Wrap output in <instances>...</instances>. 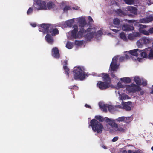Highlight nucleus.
<instances>
[{
	"label": "nucleus",
	"mask_w": 153,
	"mask_h": 153,
	"mask_svg": "<svg viewBox=\"0 0 153 153\" xmlns=\"http://www.w3.org/2000/svg\"><path fill=\"white\" fill-rule=\"evenodd\" d=\"M71 9V8L70 6H66L63 8V10L64 11H65L70 10Z\"/></svg>",
	"instance_id": "46"
},
{
	"label": "nucleus",
	"mask_w": 153,
	"mask_h": 153,
	"mask_svg": "<svg viewBox=\"0 0 153 153\" xmlns=\"http://www.w3.org/2000/svg\"><path fill=\"white\" fill-rule=\"evenodd\" d=\"M132 153H140L138 151H135L132 152Z\"/></svg>",
	"instance_id": "64"
},
{
	"label": "nucleus",
	"mask_w": 153,
	"mask_h": 153,
	"mask_svg": "<svg viewBox=\"0 0 153 153\" xmlns=\"http://www.w3.org/2000/svg\"><path fill=\"white\" fill-rule=\"evenodd\" d=\"M126 9L127 10L129 11L131 13H132L134 15L137 14V9L135 7L129 6L127 7Z\"/></svg>",
	"instance_id": "20"
},
{
	"label": "nucleus",
	"mask_w": 153,
	"mask_h": 153,
	"mask_svg": "<svg viewBox=\"0 0 153 153\" xmlns=\"http://www.w3.org/2000/svg\"><path fill=\"white\" fill-rule=\"evenodd\" d=\"M52 24H41L39 27V31L42 32L44 33H48L49 32V29L51 27Z\"/></svg>",
	"instance_id": "6"
},
{
	"label": "nucleus",
	"mask_w": 153,
	"mask_h": 153,
	"mask_svg": "<svg viewBox=\"0 0 153 153\" xmlns=\"http://www.w3.org/2000/svg\"><path fill=\"white\" fill-rule=\"evenodd\" d=\"M74 20L73 19H70L67 21L66 22V25L69 27H72L73 25Z\"/></svg>",
	"instance_id": "33"
},
{
	"label": "nucleus",
	"mask_w": 153,
	"mask_h": 153,
	"mask_svg": "<svg viewBox=\"0 0 153 153\" xmlns=\"http://www.w3.org/2000/svg\"><path fill=\"white\" fill-rule=\"evenodd\" d=\"M52 26V25L51 27L49 29V33L51 34L52 36H54L59 33V31L56 28H53Z\"/></svg>",
	"instance_id": "15"
},
{
	"label": "nucleus",
	"mask_w": 153,
	"mask_h": 153,
	"mask_svg": "<svg viewBox=\"0 0 153 153\" xmlns=\"http://www.w3.org/2000/svg\"><path fill=\"white\" fill-rule=\"evenodd\" d=\"M88 19L90 22H93L94 21L92 19V17L90 16H88Z\"/></svg>",
	"instance_id": "53"
},
{
	"label": "nucleus",
	"mask_w": 153,
	"mask_h": 153,
	"mask_svg": "<svg viewBox=\"0 0 153 153\" xmlns=\"http://www.w3.org/2000/svg\"><path fill=\"white\" fill-rule=\"evenodd\" d=\"M132 151L131 150H129L128 151V153H132Z\"/></svg>",
	"instance_id": "63"
},
{
	"label": "nucleus",
	"mask_w": 153,
	"mask_h": 153,
	"mask_svg": "<svg viewBox=\"0 0 153 153\" xmlns=\"http://www.w3.org/2000/svg\"><path fill=\"white\" fill-rule=\"evenodd\" d=\"M139 31L140 32L141 30H143L145 29V28L146 27V26L142 24H139Z\"/></svg>",
	"instance_id": "42"
},
{
	"label": "nucleus",
	"mask_w": 153,
	"mask_h": 153,
	"mask_svg": "<svg viewBox=\"0 0 153 153\" xmlns=\"http://www.w3.org/2000/svg\"><path fill=\"white\" fill-rule=\"evenodd\" d=\"M124 2L128 4H132L134 2V0H124Z\"/></svg>",
	"instance_id": "40"
},
{
	"label": "nucleus",
	"mask_w": 153,
	"mask_h": 153,
	"mask_svg": "<svg viewBox=\"0 0 153 153\" xmlns=\"http://www.w3.org/2000/svg\"><path fill=\"white\" fill-rule=\"evenodd\" d=\"M118 137L117 136L114 137L112 140V141L113 142H115L118 140Z\"/></svg>",
	"instance_id": "50"
},
{
	"label": "nucleus",
	"mask_w": 153,
	"mask_h": 153,
	"mask_svg": "<svg viewBox=\"0 0 153 153\" xmlns=\"http://www.w3.org/2000/svg\"><path fill=\"white\" fill-rule=\"evenodd\" d=\"M133 118L131 116L126 117L124 122L127 123H129L133 120Z\"/></svg>",
	"instance_id": "35"
},
{
	"label": "nucleus",
	"mask_w": 153,
	"mask_h": 153,
	"mask_svg": "<svg viewBox=\"0 0 153 153\" xmlns=\"http://www.w3.org/2000/svg\"><path fill=\"white\" fill-rule=\"evenodd\" d=\"M132 104L131 102H128L123 103L122 105L123 109L126 111H129L131 110V108L130 106Z\"/></svg>",
	"instance_id": "18"
},
{
	"label": "nucleus",
	"mask_w": 153,
	"mask_h": 153,
	"mask_svg": "<svg viewBox=\"0 0 153 153\" xmlns=\"http://www.w3.org/2000/svg\"><path fill=\"white\" fill-rule=\"evenodd\" d=\"M149 53V51L148 48L144 50H140V52L139 53V55L140 54L141 56L143 58H148V55Z\"/></svg>",
	"instance_id": "14"
},
{
	"label": "nucleus",
	"mask_w": 153,
	"mask_h": 153,
	"mask_svg": "<svg viewBox=\"0 0 153 153\" xmlns=\"http://www.w3.org/2000/svg\"><path fill=\"white\" fill-rule=\"evenodd\" d=\"M122 28L123 30L124 31H131L134 29V27L132 25L129 24H123L122 26Z\"/></svg>",
	"instance_id": "12"
},
{
	"label": "nucleus",
	"mask_w": 153,
	"mask_h": 153,
	"mask_svg": "<svg viewBox=\"0 0 153 153\" xmlns=\"http://www.w3.org/2000/svg\"><path fill=\"white\" fill-rule=\"evenodd\" d=\"M120 80L126 83H129L131 82V79L128 77L122 78L120 79Z\"/></svg>",
	"instance_id": "28"
},
{
	"label": "nucleus",
	"mask_w": 153,
	"mask_h": 153,
	"mask_svg": "<svg viewBox=\"0 0 153 153\" xmlns=\"http://www.w3.org/2000/svg\"><path fill=\"white\" fill-rule=\"evenodd\" d=\"M142 84L143 86H146L147 84V82L146 81H143Z\"/></svg>",
	"instance_id": "54"
},
{
	"label": "nucleus",
	"mask_w": 153,
	"mask_h": 153,
	"mask_svg": "<svg viewBox=\"0 0 153 153\" xmlns=\"http://www.w3.org/2000/svg\"><path fill=\"white\" fill-rule=\"evenodd\" d=\"M118 56H116L112 59L111 62V63L110 67H119V63L118 62Z\"/></svg>",
	"instance_id": "10"
},
{
	"label": "nucleus",
	"mask_w": 153,
	"mask_h": 153,
	"mask_svg": "<svg viewBox=\"0 0 153 153\" xmlns=\"http://www.w3.org/2000/svg\"><path fill=\"white\" fill-rule=\"evenodd\" d=\"M120 37L125 41H127V38L123 32L121 33L120 34Z\"/></svg>",
	"instance_id": "34"
},
{
	"label": "nucleus",
	"mask_w": 153,
	"mask_h": 153,
	"mask_svg": "<svg viewBox=\"0 0 153 153\" xmlns=\"http://www.w3.org/2000/svg\"><path fill=\"white\" fill-rule=\"evenodd\" d=\"M140 33L139 32H137L129 34L128 37L129 39L132 40L135 39L136 37H140Z\"/></svg>",
	"instance_id": "13"
},
{
	"label": "nucleus",
	"mask_w": 153,
	"mask_h": 153,
	"mask_svg": "<svg viewBox=\"0 0 153 153\" xmlns=\"http://www.w3.org/2000/svg\"><path fill=\"white\" fill-rule=\"evenodd\" d=\"M31 25L33 27H35L36 26V24L33 23V24H31Z\"/></svg>",
	"instance_id": "59"
},
{
	"label": "nucleus",
	"mask_w": 153,
	"mask_h": 153,
	"mask_svg": "<svg viewBox=\"0 0 153 153\" xmlns=\"http://www.w3.org/2000/svg\"><path fill=\"white\" fill-rule=\"evenodd\" d=\"M63 68L65 74L68 75V76L70 72L69 69L68 68Z\"/></svg>",
	"instance_id": "43"
},
{
	"label": "nucleus",
	"mask_w": 153,
	"mask_h": 153,
	"mask_svg": "<svg viewBox=\"0 0 153 153\" xmlns=\"http://www.w3.org/2000/svg\"><path fill=\"white\" fill-rule=\"evenodd\" d=\"M126 119V117L122 116L118 117L117 118L115 119L116 121L117 122H125Z\"/></svg>",
	"instance_id": "32"
},
{
	"label": "nucleus",
	"mask_w": 153,
	"mask_h": 153,
	"mask_svg": "<svg viewBox=\"0 0 153 153\" xmlns=\"http://www.w3.org/2000/svg\"><path fill=\"white\" fill-rule=\"evenodd\" d=\"M134 81L137 85L140 86L142 85L141 80L139 76H135L134 78Z\"/></svg>",
	"instance_id": "25"
},
{
	"label": "nucleus",
	"mask_w": 153,
	"mask_h": 153,
	"mask_svg": "<svg viewBox=\"0 0 153 153\" xmlns=\"http://www.w3.org/2000/svg\"><path fill=\"white\" fill-rule=\"evenodd\" d=\"M113 24L115 25V27L117 28H120L121 27L120 21V19L117 18H114L113 21Z\"/></svg>",
	"instance_id": "22"
},
{
	"label": "nucleus",
	"mask_w": 153,
	"mask_h": 153,
	"mask_svg": "<svg viewBox=\"0 0 153 153\" xmlns=\"http://www.w3.org/2000/svg\"><path fill=\"white\" fill-rule=\"evenodd\" d=\"M86 30L84 28H81L80 30L77 32V36L78 38H80L84 37V35L86 33Z\"/></svg>",
	"instance_id": "17"
},
{
	"label": "nucleus",
	"mask_w": 153,
	"mask_h": 153,
	"mask_svg": "<svg viewBox=\"0 0 153 153\" xmlns=\"http://www.w3.org/2000/svg\"><path fill=\"white\" fill-rule=\"evenodd\" d=\"M152 21H153V16H149L146 19H141L140 20V22L142 23L145 22L146 21H147V22H150Z\"/></svg>",
	"instance_id": "27"
},
{
	"label": "nucleus",
	"mask_w": 153,
	"mask_h": 153,
	"mask_svg": "<svg viewBox=\"0 0 153 153\" xmlns=\"http://www.w3.org/2000/svg\"><path fill=\"white\" fill-rule=\"evenodd\" d=\"M142 43H143V44H149L150 42L149 39L147 38L143 37L141 39Z\"/></svg>",
	"instance_id": "30"
},
{
	"label": "nucleus",
	"mask_w": 153,
	"mask_h": 153,
	"mask_svg": "<svg viewBox=\"0 0 153 153\" xmlns=\"http://www.w3.org/2000/svg\"><path fill=\"white\" fill-rule=\"evenodd\" d=\"M95 118L96 119H93L91 120L89 126L91 127L92 129L94 132L101 134L104 127L102 124L99 122H103L105 118L103 117L100 115L95 116Z\"/></svg>",
	"instance_id": "1"
},
{
	"label": "nucleus",
	"mask_w": 153,
	"mask_h": 153,
	"mask_svg": "<svg viewBox=\"0 0 153 153\" xmlns=\"http://www.w3.org/2000/svg\"><path fill=\"white\" fill-rule=\"evenodd\" d=\"M127 22L129 23H133L135 22V21L134 20H127Z\"/></svg>",
	"instance_id": "52"
},
{
	"label": "nucleus",
	"mask_w": 153,
	"mask_h": 153,
	"mask_svg": "<svg viewBox=\"0 0 153 153\" xmlns=\"http://www.w3.org/2000/svg\"><path fill=\"white\" fill-rule=\"evenodd\" d=\"M85 107H86L87 108H90V109L91 108V106H90L89 105H88L87 104H85Z\"/></svg>",
	"instance_id": "56"
},
{
	"label": "nucleus",
	"mask_w": 153,
	"mask_h": 153,
	"mask_svg": "<svg viewBox=\"0 0 153 153\" xmlns=\"http://www.w3.org/2000/svg\"><path fill=\"white\" fill-rule=\"evenodd\" d=\"M111 30L112 31H113L115 32H117L119 30H117L115 29H113Z\"/></svg>",
	"instance_id": "60"
},
{
	"label": "nucleus",
	"mask_w": 153,
	"mask_h": 153,
	"mask_svg": "<svg viewBox=\"0 0 153 153\" xmlns=\"http://www.w3.org/2000/svg\"><path fill=\"white\" fill-rule=\"evenodd\" d=\"M66 47L68 49H71L73 48V44L72 43L68 42L66 45Z\"/></svg>",
	"instance_id": "38"
},
{
	"label": "nucleus",
	"mask_w": 153,
	"mask_h": 153,
	"mask_svg": "<svg viewBox=\"0 0 153 153\" xmlns=\"http://www.w3.org/2000/svg\"><path fill=\"white\" fill-rule=\"evenodd\" d=\"M149 32L150 33H153V28H150L149 30Z\"/></svg>",
	"instance_id": "58"
},
{
	"label": "nucleus",
	"mask_w": 153,
	"mask_h": 153,
	"mask_svg": "<svg viewBox=\"0 0 153 153\" xmlns=\"http://www.w3.org/2000/svg\"><path fill=\"white\" fill-rule=\"evenodd\" d=\"M115 11L119 16H125L127 14L126 11L123 9L122 10L120 9H117Z\"/></svg>",
	"instance_id": "19"
},
{
	"label": "nucleus",
	"mask_w": 153,
	"mask_h": 153,
	"mask_svg": "<svg viewBox=\"0 0 153 153\" xmlns=\"http://www.w3.org/2000/svg\"><path fill=\"white\" fill-rule=\"evenodd\" d=\"M75 43L76 45L79 46L83 44V41H77L75 40Z\"/></svg>",
	"instance_id": "41"
},
{
	"label": "nucleus",
	"mask_w": 153,
	"mask_h": 153,
	"mask_svg": "<svg viewBox=\"0 0 153 153\" xmlns=\"http://www.w3.org/2000/svg\"><path fill=\"white\" fill-rule=\"evenodd\" d=\"M73 72L74 78L75 80L83 81L88 76L87 73L85 71L84 68H74Z\"/></svg>",
	"instance_id": "2"
},
{
	"label": "nucleus",
	"mask_w": 153,
	"mask_h": 153,
	"mask_svg": "<svg viewBox=\"0 0 153 153\" xmlns=\"http://www.w3.org/2000/svg\"><path fill=\"white\" fill-rule=\"evenodd\" d=\"M33 7L32 8L30 7L29 8L27 11V13L28 15H29L32 13L33 12Z\"/></svg>",
	"instance_id": "47"
},
{
	"label": "nucleus",
	"mask_w": 153,
	"mask_h": 153,
	"mask_svg": "<svg viewBox=\"0 0 153 153\" xmlns=\"http://www.w3.org/2000/svg\"><path fill=\"white\" fill-rule=\"evenodd\" d=\"M46 6L48 9H51L54 8L55 5L53 3L50 1L47 3Z\"/></svg>",
	"instance_id": "31"
},
{
	"label": "nucleus",
	"mask_w": 153,
	"mask_h": 153,
	"mask_svg": "<svg viewBox=\"0 0 153 153\" xmlns=\"http://www.w3.org/2000/svg\"><path fill=\"white\" fill-rule=\"evenodd\" d=\"M118 59L119 62H122L125 60L124 56L120 57L119 58H118Z\"/></svg>",
	"instance_id": "49"
},
{
	"label": "nucleus",
	"mask_w": 153,
	"mask_h": 153,
	"mask_svg": "<svg viewBox=\"0 0 153 153\" xmlns=\"http://www.w3.org/2000/svg\"><path fill=\"white\" fill-rule=\"evenodd\" d=\"M51 55L52 56L56 59H58L60 58V55L57 47H54L52 49Z\"/></svg>",
	"instance_id": "9"
},
{
	"label": "nucleus",
	"mask_w": 153,
	"mask_h": 153,
	"mask_svg": "<svg viewBox=\"0 0 153 153\" xmlns=\"http://www.w3.org/2000/svg\"><path fill=\"white\" fill-rule=\"evenodd\" d=\"M97 85L100 89L101 90L106 89L108 88L110 86L109 83L104 82L101 81L98 82Z\"/></svg>",
	"instance_id": "7"
},
{
	"label": "nucleus",
	"mask_w": 153,
	"mask_h": 153,
	"mask_svg": "<svg viewBox=\"0 0 153 153\" xmlns=\"http://www.w3.org/2000/svg\"><path fill=\"white\" fill-rule=\"evenodd\" d=\"M129 52L131 55L137 57L139 55V53L140 52V50L139 49H134L130 50Z\"/></svg>",
	"instance_id": "21"
},
{
	"label": "nucleus",
	"mask_w": 153,
	"mask_h": 153,
	"mask_svg": "<svg viewBox=\"0 0 153 153\" xmlns=\"http://www.w3.org/2000/svg\"><path fill=\"white\" fill-rule=\"evenodd\" d=\"M102 147L103 148L105 149H107V148L106 146L104 145H102Z\"/></svg>",
	"instance_id": "61"
},
{
	"label": "nucleus",
	"mask_w": 153,
	"mask_h": 153,
	"mask_svg": "<svg viewBox=\"0 0 153 153\" xmlns=\"http://www.w3.org/2000/svg\"><path fill=\"white\" fill-rule=\"evenodd\" d=\"M111 69L113 71H116L117 68H111Z\"/></svg>",
	"instance_id": "57"
},
{
	"label": "nucleus",
	"mask_w": 153,
	"mask_h": 153,
	"mask_svg": "<svg viewBox=\"0 0 153 153\" xmlns=\"http://www.w3.org/2000/svg\"><path fill=\"white\" fill-rule=\"evenodd\" d=\"M99 105L100 108L102 109L104 111L106 112L107 104H104L102 102H100L99 103Z\"/></svg>",
	"instance_id": "24"
},
{
	"label": "nucleus",
	"mask_w": 153,
	"mask_h": 153,
	"mask_svg": "<svg viewBox=\"0 0 153 153\" xmlns=\"http://www.w3.org/2000/svg\"><path fill=\"white\" fill-rule=\"evenodd\" d=\"M140 32L146 35H149V32L145 30V29L143 30H141Z\"/></svg>",
	"instance_id": "44"
},
{
	"label": "nucleus",
	"mask_w": 153,
	"mask_h": 153,
	"mask_svg": "<svg viewBox=\"0 0 153 153\" xmlns=\"http://www.w3.org/2000/svg\"><path fill=\"white\" fill-rule=\"evenodd\" d=\"M136 44L138 48L142 47L143 46V43H142L141 39L137 42Z\"/></svg>",
	"instance_id": "39"
},
{
	"label": "nucleus",
	"mask_w": 153,
	"mask_h": 153,
	"mask_svg": "<svg viewBox=\"0 0 153 153\" xmlns=\"http://www.w3.org/2000/svg\"><path fill=\"white\" fill-rule=\"evenodd\" d=\"M74 29L71 31V36L74 39H76L78 38L77 36L78 30V26L76 25H74L73 26Z\"/></svg>",
	"instance_id": "11"
},
{
	"label": "nucleus",
	"mask_w": 153,
	"mask_h": 153,
	"mask_svg": "<svg viewBox=\"0 0 153 153\" xmlns=\"http://www.w3.org/2000/svg\"><path fill=\"white\" fill-rule=\"evenodd\" d=\"M52 35H51L49 33H47L45 36V39L46 41L49 44H52L54 42L53 39L52 37Z\"/></svg>",
	"instance_id": "16"
},
{
	"label": "nucleus",
	"mask_w": 153,
	"mask_h": 153,
	"mask_svg": "<svg viewBox=\"0 0 153 153\" xmlns=\"http://www.w3.org/2000/svg\"><path fill=\"white\" fill-rule=\"evenodd\" d=\"M62 64L63 65V67H67V60L64 61L62 62Z\"/></svg>",
	"instance_id": "48"
},
{
	"label": "nucleus",
	"mask_w": 153,
	"mask_h": 153,
	"mask_svg": "<svg viewBox=\"0 0 153 153\" xmlns=\"http://www.w3.org/2000/svg\"><path fill=\"white\" fill-rule=\"evenodd\" d=\"M46 2L42 0H36L33 5V7L34 10H46Z\"/></svg>",
	"instance_id": "4"
},
{
	"label": "nucleus",
	"mask_w": 153,
	"mask_h": 153,
	"mask_svg": "<svg viewBox=\"0 0 153 153\" xmlns=\"http://www.w3.org/2000/svg\"><path fill=\"white\" fill-rule=\"evenodd\" d=\"M130 86L131 87L135 88H137V86H139L136 85L134 83H131Z\"/></svg>",
	"instance_id": "51"
},
{
	"label": "nucleus",
	"mask_w": 153,
	"mask_h": 153,
	"mask_svg": "<svg viewBox=\"0 0 153 153\" xmlns=\"http://www.w3.org/2000/svg\"><path fill=\"white\" fill-rule=\"evenodd\" d=\"M107 108L110 112L113 111L115 109V107L114 106L109 105H107Z\"/></svg>",
	"instance_id": "36"
},
{
	"label": "nucleus",
	"mask_w": 153,
	"mask_h": 153,
	"mask_svg": "<svg viewBox=\"0 0 153 153\" xmlns=\"http://www.w3.org/2000/svg\"><path fill=\"white\" fill-rule=\"evenodd\" d=\"M149 53L148 55V59H153V48L151 47H148Z\"/></svg>",
	"instance_id": "26"
},
{
	"label": "nucleus",
	"mask_w": 153,
	"mask_h": 153,
	"mask_svg": "<svg viewBox=\"0 0 153 153\" xmlns=\"http://www.w3.org/2000/svg\"><path fill=\"white\" fill-rule=\"evenodd\" d=\"M117 86L118 87L120 88H123L124 87L123 85L120 82H118L117 83Z\"/></svg>",
	"instance_id": "45"
},
{
	"label": "nucleus",
	"mask_w": 153,
	"mask_h": 153,
	"mask_svg": "<svg viewBox=\"0 0 153 153\" xmlns=\"http://www.w3.org/2000/svg\"><path fill=\"white\" fill-rule=\"evenodd\" d=\"M124 57V59L125 60L128 59H129V56L128 55H126L125 56H123Z\"/></svg>",
	"instance_id": "55"
},
{
	"label": "nucleus",
	"mask_w": 153,
	"mask_h": 153,
	"mask_svg": "<svg viewBox=\"0 0 153 153\" xmlns=\"http://www.w3.org/2000/svg\"><path fill=\"white\" fill-rule=\"evenodd\" d=\"M152 87H153V85L152 86ZM151 94H153V88L151 89V91L150 92Z\"/></svg>",
	"instance_id": "62"
},
{
	"label": "nucleus",
	"mask_w": 153,
	"mask_h": 153,
	"mask_svg": "<svg viewBox=\"0 0 153 153\" xmlns=\"http://www.w3.org/2000/svg\"><path fill=\"white\" fill-rule=\"evenodd\" d=\"M101 74L104 81L107 82L109 81V82H110V79L108 74L105 73H102Z\"/></svg>",
	"instance_id": "23"
},
{
	"label": "nucleus",
	"mask_w": 153,
	"mask_h": 153,
	"mask_svg": "<svg viewBox=\"0 0 153 153\" xmlns=\"http://www.w3.org/2000/svg\"><path fill=\"white\" fill-rule=\"evenodd\" d=\"M126 90L129 93H135L137 91H139L141 90V88L140 86H137V88H135L131 87L130 85H126Z\"/></svg>",
	"instance_id": "8"
},
{
	"label": "nucleus",
	"mask_w": 153,
	"mask_h": 153,
	"mask_svg": "<svg viewBox=\"0 0 153 153\" xmlns=\"http://www.w3.org/2000/svg\"><path fill=\"white\" fill-rule=\"evenodd\" d=\"M79 22L80 24L79 26L81 27V28H84L87 24L86 21L84 19H82L80 20Z\"/></svg>",
	"instance_id": "29"
},
{
	"label": "nucleus",
	"mask_w": 153,
	"mask_h": 153,
	"mask_svg": "<svg viewBox=\"0 0 153 153\" xmlns=\"http://www.w3.org/2000/svg\"><path fill=\"white\" fill-rule=\"evenodd\" d=\"M95 36V31H93L91 28H88L86 30V33L84 37L88 41H90Z\"/></svg>",
	"instance_id": "5"
},
{
	"label": "nucleus",
	"mask_w": 153,
	"mask_h": 153,
	"mask_svg": "<svg viewBox=\"0 0 153 153\" xmlns=\"http://www.w3.org/2000/svg\"><path fill=\"white\" fill-rule=\"evenodd\" d=\"M105 122L112 128H114L116 131L122 132H125V128L126 126V124L120 123L119 125L115 123V119H110L107 117H105Z\"/></svg>",
	"instance_id": "3"
},
{
	"label": "nucleus",
	"mask_w": 153,
	"mask_h": 153,
	"mask_svg": "<svg viewBox=\"0 0 153 153\" xmlns=\"http://www.w3.org/2000/svg\"><path fill=\"white\" fill-rule=\"evenodd\" d=\"M102 34V32L101 30H99L97 32L95 31V37L100 36Z\"/></svg>",
	"instance_id": "37"
}]
</instances>
